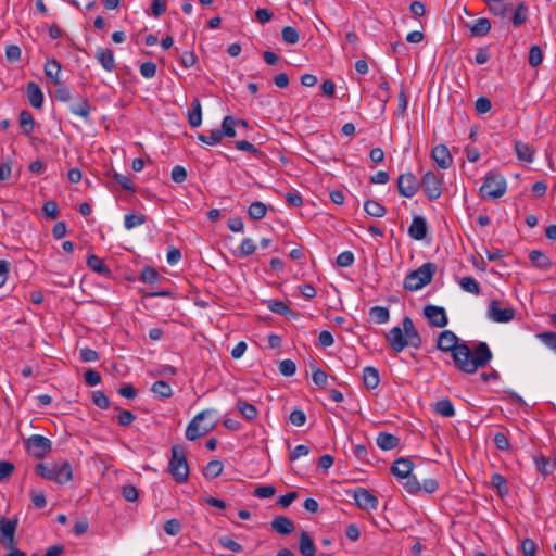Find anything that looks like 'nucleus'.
<instances>
[{
    "label": "nucleus",
    "instance_id": "f257e3e1",
    "mask_svg": "<svg viewBox=\"0 0 556 556\" xmlns=\"http://www.w3.org/2000/svg\"><path fill=\"white\" fill-rule=\"evenodd\" d=\"M437 348L443 352H451L455 367L465 374H475L479 368H484L493 357L485 342H479L471 350L451 330H444L439 334Z\"/></svg>",
    "mask_w": 556,
    "mask_h": 556
},
{
    "label": "nucleus",
    "instance_id": "f03ea898",
    "mask_svg": "<svg viewBox=\"0 0 556 556\" xmlns=\"http://www.w3.org/2000/svg\"><path fill=\"white\" fill-rule=\"evenodd\" d=\"M403 328L393 327L386 333V340L395 353L402 352L406 346L419 349L422 344V339L416 329L410 317L405 316L402 320Z\"/></svg>",
    "mask_w": 556,
    "mask_h": 556
},
{
    "label": "nucleus",
    "instance_id": "7ed1b4c3",
    "mask_svg": "<svg viewBox=\"0 0 556 556\" xmlns=\"http://www.w3.org/2000/svg\"><path fill=\"white\" fill-rule=\"evenodd\" d=\"M437 271V265L428 262L422 264L419 268L412 270L406 275L403 282V288L406 291H417L422 287L429 285Z\"/></svg>",
    "mask_w": 556,
    "mask_h": 556
},
{
    "label": "nucleus",
    "instance_id": "20e7f679",
    "mask_svg": "<svg viewBox=\"0 0 556 556\" xmlns=\"http://www.w3.org/2000/svg\"><path fill=\"white\" fill-rule=\"evenodd\" d=\"M168 471L177 483L187 482L189 477V465L186 457V450L182 445L176 444L172 447Z\"/></svg>",
    "mask_w": 556,
    "mask_h": 556
},
{
    "label": "nucleus",
    "instance_id": "39448f33",
    "mask_svg": "<svg viewBox=\"0 0 556 556\" xmlns=\"http://www.w3.org/2000/svg\"><path fill=\"white\" fill-rule=\"evenodd\" d=\"M506 180L502 175L489 172L479 192L483 199H498L506 192Z\"/></svg>",
    "mask_w": 556,
    "mask_h": 556
},
{
    "label": "nucleus",
    "instance_id": "423d86ee",
    "mask_svg": "<svg viewBox=\"0 0 556 556\" xmlns=\"http://www.w3.org/2000/svg\"><path fill=\"white\" fill-rule=\"evenodd\" d=\"M27 452L37 459L46 457L52 450L51 441L40 434H34L25 441Z\"/></svg>",
    "mask_w": 556,
    "mask_h": 556
},
{
    "label": "nucleus",
    "instance_id": "0eeeda50",
    "mask_svg": "<svg viewBox=\"0 0 556 556\" xmlns=\"http://www.w3.org/2000/svg\"><path fill=\"white\" fill-rule=\"evenodd\" d=\"M211 413L212 412L210 409L202 410L189 422L186 429V438L189 441H195L200 437L208 433L214 429L215 424H211L208 426L203 427H200L199 425V422L203 420L206 416L211 415Z\"/></svg>",
    "mask_w": 556,
    "mask_h": 556
},
{
    "label": "nucleus",
    "instance_id": "6e6552de",
    "mask_svg": "<svg viewBox=\"0 0 556 556\" xmlns=\"http://www.w3.org/2000/svg\"><path fill=\"white\" fill-rule=\"evenodd\" d=\"M420 187L429 200H437L442 193V179L429 170L422 176Z\"/></svg>",
    "mask_w": 556,
    "mask_h": 556
},
{
    "label": "nucleus",
    "instance_id": "1a4fd4ad",
    "mask_svg": "<svg viewBox=\"0 0 556 556\" xmlns=\"http://www.w3.org/2000/svg\"><path fill=\"white\" fill-rule=\"evenodd\" d=\"M18 519H8L0 516V544L2 547H10L11 544H16L15 532Z\"/></svg>",
    "mask_w": 556,
    "mask_h": 556
},
{
    "label": "nucleus",
    "instance_id": "9d476101",
    "mask_svg": "<svg viewBox=\"0 0 556 556\" xmlns=\"http://www.w3.org/2000/svg\"><path fill=\"white\" fill-rule=\"evenodd\" d=\"M420 187V181L412 173L401 174L397 178V190L402 197H414Z\"/></svg>",
    "mask_w": 556,
    "mask_h": 556
},
{
    "label": "nucleus",
    "instance_id": "9b49d317",
    "mask_svg": "<svg viewBox=\"0 0 556 556\" xmlns=\"http://www.w3.org/2000/svg\"><path fill=\"white\" fill-rule=\"evenodd\" d=\"M353 498L358 508L363 510H376L378 498L365 488H357L353 491Z\"/></svg>",
    "mask_w": 556,
    "mask_h": 556
},
{
    "label": "nucleus",
    "instance_id": "f8f14e48",
    "mask_svg": "<svg viewBox=\"0 0 556 556\" xmlns=\"http://www.w3.org/2000/svg\"><path fill=\"white\" fill-rule=\"evenodd\" d=\"M424 315L428 318L429 324L432 327L443 328L448 323L445 309L440 306L431 304L426 305L424 308Z\"/></svg>",
    "mask_w": 556,
    "mask_h": 556
},
{
    "label": "nucleus",
    "instance_id": "ddd939ff",
    "mask_svg": "<svg viewBox=\"0 0 556 556\" xmlns=\"http://www.w3.org/2000/svg\"><path fill=\"white\" fill-rule=\"evenodd\" d=\"M488 316L496 323H508L514 319L515 311L513 308H501L500 302L493 300L488 307Z\"/></svg>",
    "mask_w": 556,
    "mask_h": 556
},
{
    "label": "nucleus",
    "instance_id": "4468645a",
    "mask_svg": "<svg viewBox=\"0 0 556 556\" xmlns=\"http://www.w3.org/2000/svg\"><path fill=\"white\" fill-rule=\"evenodd\" d=\"M431 157L442 169H447L453 163V156L445 144L435 146L431 151Z\"/></svg>",
    "mask_w": 556,
    "mask_h": 556
},
{
    "label": "nucleus",
    "instance_id": "2eb2a0df",
    "mask_svg": "<svg viewBox=\"0 0 556 556\" xmlns=\"http://www.w3.org/2000/svg\"><path fill=\"white\" fill-rule=\"evenodd\" d=\"M428 227L424 217L414 216L408 228V235L415 240H424L427 236Z\"/></svg>",
    "mask_w": 556,
    "mask_h": 556
},
{
    "label": "nucleus",
    "instance_id": "dca6fc26",
    "mask_svg": "<svg viewBox=\"0 0 556 556\" xmlns=\"http://www.w3.org/2000/svg\"><path fill=\"white\" fill-rule=\"evenodd\" d=\"M413 468H414V464L410 459L400 457L396 460H394L390 470L397 478L404 479L412 473Z\"/></svg>",
    "mask_w": 556,
    "mask_h": 556
},
{
    "label": "nucleus",
    "instance_id": "f3484780",
    "mask_svg": "<svg viewBox=\"0 0 556 556\" xmlns=\"http://www.w3.org/2000/svg\"><path fill=\"white\" fill-rule=\"evenodd\" d=\"M270 525L273 530L281 535L291 534L295 530L293 521L286 516L275 517Z\"/></svg>",
    "mask_w": 556,
    "mask_h": 556
},
{
    "label": "nucleus",
    "instance_id": "a211bd4d",
    "mask_svg": "<svg viewBox=\"0 0 556 556\" xmlns=\"http://www.w3.org/2000/svg\"><path fill=\"white\" fill-rule=\"evenodd\" d=\"M26 92L30 105L35 109H41L43 104V93L40 87L34 81H29L26 87Z\"/></svg>",
    "mask_w": 556,
    "mask_h": 556
},
{
    "label": "nucleus",
    "instance_id": "6ab92c4d",
    "mask_svg": "<svg viewBox=\"0 0 556 556\" xmlns=\"http://www.w3.org/2000/svg\"><path fill=\"white\" fill-rule=\"evenodd\" d=\"M96 58L102 67L108 72H113L116 67L114 53L109 48H100L96 53Z\"/></svg>",
    "mask_w": 556,
    "mask_h": 556
},
{
    "label": "nucleus",
    "instance_id": "aec40b11",
    "mask_svg": "<svg viewBox=\"0 0 556 556\" xmlns=\"http://www.w3.org/2000/svg\"><path fill=\"white\" fill-rule=\"evenodd\" d=\"M267 307L275 314L287 317L288 319L296 318V313H294L290 307L280 300H269L267 302Z\"/></svg>",
    "mask_w": 556,
    "mask_h": 556
},
{
    "label": "nucleus",
    "instance_id": "412c9836",
    "mask_svg": "<svg viewBox=\"0 0 556 556\" xmlns=\"http://www.w3.org/2000/svg\"><path fill=\"white\" fill-rule=\"evenodd\" d=\"M529 260L534 267L541 270H547L553 266L549 257L539 250H532L529 253Z\"/></svg>",
    "mask_w": 556,
    "mask_h": 556
},
{
    "label": "nucleus",
    "instance_id": "4be33fe9",
    "mask_svg": "<svg viewBox=\"0 0 556 556\" xmlns=\"http://www.w3.org/2000/svg\"><path fill=\"white\" fill-rule=\"evenodd\" d=\"M299 551L303 556L316 555L314 541L306 531L300 533Z\"/></svg>",
    "mask_w": 556,
    "mask_h": 556
},
{
    "label": "nucleus",
    "instance_id": "5701e85b",
    "mask_svg": "<svg viewBox=\"0 0 556 556\" xmlns=\"http://www.w3.org/2000/svg\"><path fill=\"white\" fill-rule=\"evenodd\" d=\"M53 481H55L59 484L67 483L73 479V469L68 462H64L61 466H55V473H54Z\"/></svg>",
    "mask_w": 556,
    "mask_h": 556
},
{
    "label": "nucleus",
    "instance_id": "b1692460",
    "mask_svg": "<svg viewBox=\"0 0 556 556\" xmlns=\"http://www.w3.org/2000/svg\"><path fill=\"white\" fill-rule=\"evenodd\" d=\"M188 123L191 127H199L202 123V108L198 98L191 102V110L188 112Z\"/></svg>",
    "mask_w": 556,
    "mask_h": 556
},
{
    "label": "nucleus",
    "instance_id": "393cba45",
    "mask_svg": "<svg viewBox=\"0 0 556 556\" xmlns=\"http://www.w3.org/2000/svg\"><path fill=\"white\" fill-rule=\"evenodd\" d=\"M363 382L367 389H376L380 382L379 371L371 366L365 367L363 370Z\"/></svg>",
    "mask_w": 556,
    "mask_h": 556
},
{
    "label": "nucleus",
    "instance_id": "a878e982",
    "mask_svg": "<svg viewBox=\"0 0 556 556\" xmlns=\"http://www.w3.org/2000/svg\"><path fill=\"white\" fill-rule=\"evenodd\" d=\"M377 445L383 451H391L400 444V439L391 433L381 432L377 437Z\"/></svg>",
    "mask_w": 556,
    "mask_h": 556
},
{
    "label": "nucleus",
    "instance_id": "bb28decb",
    "mask_svg": "<svg viewBox=\"0 0 556 556\" xmlns=\"http://www.w3.org/2000/svg\"><path fill=\"white\" fill-rule=\"evenodd\" d=\"M61 72V64L55 59L48 60L45 64V74L53 85H60L59 74Z\"/></svg>",
    "mask_w": 556,
    "mask_h": 556
},
{
    "label": "nucleus",
    "instance_id": "cd10ccee",
    "mask_svg": "<svg viewBox=\"0 0 556 556\" xmlns=\"http://www.w3.org/2000/svg\"><path fill=\"white\" fill-rule=\"evenodd\" d=\"M515 151L520 161H525L527 163H531L533 161L534 149L530 144L522 141H516Z\"/></svg>",
    "mask_w": 556,
    "mask_h": 556
},
{
    "label": "nucleus",
    "instance_id": "c85d7f7f",
    "mask_svg": "<svg viewBox=\"0 0 556 556\" xmlns=\"http://www.w3.org/2000/svg\"><path fill=\"white\" fill-rule=\"evenodd\" d=\"M18 124L24 135L29 136L34 131L35 121L29 111L23 110L20 113Z\"/></svg>",
    "mask_w": 556,
    "mask_h": 556
},
{
    "label": "nucleus",
    "instance_id": "c756f323",
    "mask_svg": "<svg viewBox=\"0 0 556 556\" xmlns=\"http://www.w3.org/2000/svg\"><path fill=\"white\" fill-rule=\"evenodd\" d=\"M491 29V23L485 17L476 20L470 26L471 36L482 37L485 36Z\"/></svg>",
    "mask_w": 556,
    "mask_h": 556
},
{
    "label": "nucleus",
    "instance_id": "7c9ffc66",
    "mask_svg": "<svg viewBox=\"0 0 556 556\" xmlns=\"http://www.w3.org/2000/svg\"><path fill=\"white\" fill-rule=\"evenodd\" d=\"M490 483L493 488L497 490V494L500 497H504L509 493L507 480L501 473L494 472L491 477Z\"/></svg>",
    "mask_w": 556,
    "mask_h": 556
},
{
    "label": "nucleus",
    "instance_id": "2f4dec72",
    "mask_svg": "<svg viewBox=\"0 0 556 556\" xmlns=\"http://www.w3.org/2000/svg\"><path fill=\"white\" fill-rule=\"evenodd\" d=\"M87 265L96 273L101 275H110L111 270L104 264L103 260L94 254H90L87 258Z\"/></svg>",
    "mask_w": 556,
    "mask_h": 556
},
{
    "label": "nucleus",
    "instance_id": "473e14b6",
    "mask_svg": "<svg viewBox=\"0 0 556 556\" xmlns=\"http://www.w3.org/2000/svg\"><path fill=\"white\" fill-rule=\"evenodd\" d=\"M488 4L489 10L498 16H504L508 11L513 10V5L509 3H504L503 0H484Z\"/></svg>",
    "mask_w": 556,
    "mask_h": 556
},
{
    "label": "nucleus",
    "instance_id": "72a5a7b5",
    "mask_svg": "<svg viewBox=\"0 0 556 556\" xmlns=\"http://www.w3.org/2000/svg\"><path fill=\"white\" fill-rule=\"evenodd\" d=\"M364 211L372 217H383L387 208L375 200H366L364 203Z\"/></svg>",
    "mask_w": 556,
    "mask_h": 556
},
{
    "label": "nucleus",
    "instance_id": "f704fd0d",
    "mask_svg": "<svg viewBox=\"0 0 556 556\" xmlns=\"http://www.w3.org/2000/svg\"><path fill=\"white\" fill-rule=\"evenodd\" d=\"M151 391L160 399H169L173 395L172 387L164 380L155 381L151 387Z\"/></svg>",
    "mask_w": 556,
    "mask_h": 556
},
{
    "label": "nucleus",
    "instance_id": "c9c22d12",
    "mask_svg": "<svg viewBox=\"0 0 556 556\" xmlns=\"http://www.w3.org/2000/svg\"><path fill=\"white\" fill-rule=\"evenodd\" d=\"M266 213L267 206L261 201L252 202L248 208V215L253 220L262 219Z\"/></svg>",
    "mask_w": 556,
    "mask_h": 556
},
{
    "label": "nucleus",
    "instance_id": "e433bc0d",
    "mask_svg": "<svg viewBox=\"0 0 556 556\" xmlns=\"http://www.w3.org/2000/svg\"><path fill=\"white\" fill-rule=\"evenodd\" d=\"M236 127H237L236 117H233L231 115L224 117L223 123H222V128L218 129L222 138L224 136L229 137V138L235 137L236 136Z\"/></svg>",
    "mask_w": 556,
    "mask_h": 556
},
{
    "label": "nucleus",
    "instance_id": "4c0bfd02",
    "mask_svg": "<svg viewBox=\"0 0 556 556\" xmlns=\"http://www.w3.org/2000/svg\"><path fill=\"white\" fill-rule=\"evenodd\" d=\"M237 408L248 420H254L257 417V409L253 404H250L243 400H238Z\"/></svg>",
    "mask_w": 556,
    "mask_h": 556
},
{
    "label": "nucleus",
    "instance_id": "58836bf2",
    "mask_svg": "<svg viewBox=\"0 0 556 556\" xmlns=\"http://www.w3.org/2000/svg\"><path fill=\"white\" fill-rule=\"evenodd\" d=\"M223 463L220 460L214 459L208 462V464L205 466L203 475L207 479H215L223 472Z\"/></svg>",
    "mask_w": 556,
    "mask_h": 556
},
{
    "label": "nucleus",
    "instance_id": "ea45409f",
    "mask_svg": "<svg viewBox=\"0 0 556 556\" xmlns=\"http://www.w3.org/2000/svg\"><path fill=\"white\" fill-rule=\"evenodd\" d=\"M370 318L377 324H384L390 318V313L387 307L374 306L369 311Z\"/></svg>",
    "mask_w": 556,
    "mask_h": 556
},
{
    "label": "nucleus",
    "instance_id": "a19ab883",
    "mask_svg": "<svg viewBox=\"0 0 556 556\" xmlns=\"http://www.w3.org/2000/svg\"><path fill=\"white\" fill-rule=\"evenodd\" d=\"M55 464H43L39 463L35 466V472L40 476L42 479L51 480L53 481V478L55 477Z\"/></svg>",
    "mask_w": 556,
    "mask_h": 556
},
{
    "label": "nucleus",
    "instance_id": "79ce46f5",
    "mask_svg": "<svg viewBox=\"0 0 556 556\" xmlns=\"http://www.w3.org/2000/svg\"><path fill=\"white\" fill-rule=\"evenodd\" d=\"M434 410L443 417H453L455 415L454 406L447 399L438 401L434 405Z\"/></svg>",
    "mask_w": 556,
    "mask_h": 556
},
{
    "label": "nucleus",
    "instance_id": "37998d69",
    "mask_svg": "<svg viewBox=\"0 0 556 556\" xmlns=\"http://www.w3.org/2000/svg\"><path fill=\"white\" fill-rule=\"evenodd\" d=\"M90 110L91 108L87 98H83L78 103L71 106V112L73 114L81 116L85 119L89 118Z\"/></svg>",
    "mask_w": 556,
    "mask_h": 556
},
{
    "label": "nucleus",
    "instance_id": "c03bdc74",
    "mask_svg": "<svg viewBox=\"0 0 556 556\" xmlns=\"http://www.w3.org/2000/svg\"><path fill=\"white\" fill-rule=\"evenodd\" d=\"M527 18L528 8L523 2H521L515 10V13L513 15V24L515 27H519L527 21Z\"/></svg>",
    "mask_w": 556,
    "mask_h": 556
},
{
    "label": "nucleus",
    "instance_id": "a18cd8bd",
    "mask_svg": "<svg viewBox=\"0 0 556 556\" xmlns=\"http://www.w3.org/2000/svg\"><path fill=\"white\" fill-rule=\"evenodd\" d=\"M459 285L464 291L476 295L480 294V286L472 277H463L459 281Z\"/></svg>",
    "mask_w": 556,
    "mask_h": 556
},
{
    "label": "nucleus",
    "instance_id": "49530a36",
    "mask_svg": "<svg viewBox=\"0 0 556 556\" xmlns=\"http://www.w3.org/2000/svg\"><path fill=\"white\" fill-rule=\"evenodd\" d=\"M536 469L543 475H549L555 469L556 463L554 460H551L549 458L542 456L539 459H536Z\"/></svg>",
    "mask_w": 556,
    "mask_h": 556
},
{
    "label": "nucleus",
    "instance_id": "de8ad7c7",
    "mask_svg": "<svg viewBox=\"0 0 556 556\" xmlns=\"http://www.w3.org/2000/svg\"><path fill=\"white\" fill-rule=\"evenodd\" d=\"M282 40L288 45H294L299 41L300 36L298 30L292 26H286L281 30Z\"/></svg>",
    "mask_w": 556,
    "mask_h": 556
},
{
    "label": "nucleus",
    "instance_id": "09e8293b",
    "mask_svg": "<svg viewBox=\"0 0 556 556\" xmlns=\"http://www.w3.org/2000/svg\"><path fill=\"white\" fill-rule=\"evenodd\" d=\"M312 379H313V382L318 388H325L327 384L328 375L326 374L325 370H323L318 367H315V365H313Z\"/></svg>",
    "mask_w": 556,
    "mask_h": 556
},
{
    "label": "nucleus",
    "instance_id": "8fccbe9b",
    "mask_svg": "<svg viewBox=\"0 0 556 556\" xmlns=\"http://www.w3.org/2000/svg\"><path fill=\"white\" fill-rule=\"evenodd\" d=\"M146 220L147 217L143 214H127L125 215V227L127 229H132L136 226L144 224Z\"/></svg>",
    "mask_w": 556,
    "mask_h": 556
},
{
    "label": "nucleus",
    "instance_id": "3c124183",
    "mask_svg": "<svg viewBox=\"0 0 556 556\" xmlns=\"http://www.w3.org/2000/svg\"><path fill=\"white\" fill-rule=\"evenodd\" d=\"M217 541L220 546H223L224 548H227L233 553H240L243 549V547L239 543H237L229 536H226V535L220 536V538H218Z\"/></svg>",
    "mask_w": 556,
    "mask_h": 556
},
{
    "label": "nucleus",
    "instance_id": "603ef678",
    "mask_svg": "<svg viewBox=\"0 0 556 556\" xmlns=\"http://www.w3.org/2000/svg\"><path fill=\"white\" fill-rule=\"evenodd\" d=\"M543 61V53L539 46H532L529 51V64L532 67L539 66Z\"/></svg>",
    "mask_w": 556,
    "mask_h": 556
},
{
    "label": "nucleus",
    "instance_id": "864d4df0",
    "mask_svg": "<svg viewBox=\"0 0 556 556\" xmlns=\"http://www.w3.org/2000/svg\"><path fill=\"white\" fill-rule=\"evenodd\" d=\"M112 177L123 189L135 192V186L128 176L114 172Z\"/></svg>",
    "mask_w": 556,
    "mask_h": 556
},
{
    "label": "nucleus",
    "instance_id": "5fc2aeb1",
    "mask_svg": "<svg viewBox=\"0 0 556 556\" xmlns=\"http://www.w3.org/2000/svg\"><path fill=\"white\" fill-rule=\"evenodd\" d=\"M198 139L206 144L214 146L216 143H219L222 141V136L218 129L212 130L208 136L199 134Z\"/></svg>",
    "mask_w": 556,
    "mask_h": 556
},
{
    "label": "nucleus",
    "instance_id": "6e6d98bb",
    "mask_svg": "<svg viewBox=\"0 0 556 556\" xmlns=\"http://www.w3.org/2000/svg\"><path fill=\"white\" fill-rule=\"evenodd\" d=\"M42 212L47 217L55 219L59 216L58 203L53 200L46 201L42 205Z\"/></svg>",
    "mask_w": 556,
    "mask_h": 556
},
{
    "label": "nucleus",
    "instance_id": "4d7b16f0",
    "mask_svg": "<svg viewBox=\"0 0 556 556\" xmlns=\"http://www.w3.org/2000/svg\"><path fill=\"white\" fill-rule=\"evenodd\" d=\"M159 273L152 267H144L140 275V280L147 283H154L159 280Z\"/></svg>",
    "mask_w": 556,
    "mask_h": 556
},
{
    "label": "nucleus",
    "instance_id": "13d9d810",
    "mask_svg": "<svg viewBox=\"0 0 556 556\" xmlns=\"http://www.w3.org/2000/svg\"><path fill=\"white\" fill-rule=\"evenodd\" d=\"M279 371L282 376L291 377L296 371V365L292 359H283L279 364Z\"/></svg>",
    "mask_w": 556,
    "mask_h": 556
},
{
    "label": "nucleus",
    "instance_id": "bf43d9fd",
    "mask_svg": "<svg viewBox=\"0 0 556 556\" xmlns=\"http://www.w3.org/2000/svg\"><path fill=\"white\" fill-rule=\"evenodd\" d=\"M406 482L403 484L404 489L410 494H417L421 490V485L416 476L409 475L405 478Z\"/></svg>",
    "mask_w": 556,
    "mask_h": 556
},
{
    "label": "nucleus",
    "instance_id": "052dcab7",
    "mask_svg": "<svg viewBox=\"0 0 556 556\" xmlns=\"http://www.w3.org/2000/svg\"><path fill=\"white\" fill-rule=\"evenodd\" d=\"M336 263L340 267H350L354 263V254L351 251H344L337 256Z\"/></svg>",
    "mask_w": 556,
    "mask_h": 556
},
{
    "label": "nucleus",
    "instance_id": "680f3d73",
    "mask_svg": "<svg viewBox=\"0 0 556 556\" xmlns=\"http://www.w3.org/2000/svg\"><path fill=\"white\" fill-rule=\"evenodd\" d=\"M181 530V523L178 519H169L164 523V531L168 535H177Z\"/></svg>",
    "mask_w": 556,
    "mask_h": 556
},
{
    "label": "nucleus",
    "instance_id": "e2e57ef3",
    "mask_svg": "<svg viewBox=\"0 0 556 556\" xmlns=\"http://www.w3.org/2000/svg\"><path fill=\"white\" fill-rule=\"evenodd\" d=\"M475 109L478 114H484L492 109V103L486 97H480L476 100Z\"/></svg>",
    "mask_w": 556,
    "mask_h": 556
},
{
    "label": "nucleus",
    "instance_id": "0e129e2a",
    "mask_svg": "<svg viewBox=\"0 0 556 556\" xmlns=\"http://www.w3.org/2000/svg\"><path fill=\"white\" fill-rule=\"evenodd\" d=\"M256 245L250 238H245L239 248V253L241 256H248L255 252Z\"/></svg>",
    "mask_w": 556,
    "mask_h": 556
},
{
    "label": "nucleus",
    "instance_id": "69168bd1",
    "mask_svg": "<svg viewBox=\"0 0 556 556\" xmlns=\"http://www.w3.org/2000/svg\"><path fill=\"white\" fill-rule=\"evenodd\" d=\"M92 401L94 405L102 409H106L110 406V401L108 396L102 391H94L92 393Z\"/></svg>",
    "mask_w": 556,
    "mask_h": 556
},
{
    "label": "nucleus",
    "instance_id": "338daca9",
    "mask_svg": "<svg viewBox=\"0 0 556 556\" xmlns=\"http://www.w3.org/2000/svg\"><path fill=\"white\" fill-rule=\"evenodd\" d=\"M289 420L292 425L301 427L306 422V415L302 409H294L291 412Z\"/></svg>",
    "mask_w": 556,
    "mask_h": 556
},
{
    "label": "nucleus",
    "instance_id": "774afa93",
    "mask_svg": "<svg viewBox=\"0 0 556 556\" xmlns=\"http://www.w3.org/2000/svg\"><path fill=\"white\" fill-rule=\"evenodd\" d=\"M539 338L552 350L556 351V332H543L539 334Z\"/></svg>",
    "mask_w": 556,
    "mask_h": 556
}]
</instances>
